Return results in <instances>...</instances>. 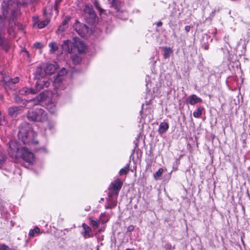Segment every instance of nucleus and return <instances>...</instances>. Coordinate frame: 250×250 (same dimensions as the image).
<instances>
[{
	"label": "nucleus",
	"instance_id": "f257e3e1",
	"mask_svg": "<svg viewBox=\"0 0 250 250\" xmlns=\"http://www.w3.org/2000/svg\"><path fill=\"white\" fill-rule=\"evenodd\" d=\"M27 3L26 0H18L15 2L12 0H5L2 3V10L3 17L0 16V46L6 51L9 47V42L5 40L2 36L3 30L5 26L4 21L6 18L9 17L10 22L14 21L17 17V11L19 8V3L24 5Z\"/></svg>",
	"mask_w": 250,
	"mask_h": 250
},
{
	"label": "nucleus",
	"instance_id": "f03ea898",
	"mask_svg": "<svg viewBox=\"0 0 250 250\" xmlns=\"http://www.w3.org/2000/svg\"><path fill=\"white\" fill-rule=\"evenodd\" d=\"M62 49L69 53L73 52V49H77L79 53H83L85 49V45L80 40L75 39L74 42L72 43L69 40H65L62 45Z\"/></svg>",
	"mask_w": 250,
	"mask_h": 250
},
{
	"label": "nucleus",
	"instance_id": "7ed1b4c3",
	"mask_svg": "<svg viewBox=\"0 0 250 250\" xmlns=\"http://www.w3.org/2000/svg\"><path fill=\"white\" fill-rule=\"evenodd\" d=\"M28 120L35 122L43 123L47 121V113L42 108H37L29 110L26 115Z\"/></svg>",
	"mask_w": 250,
	"mask_h": 250
},
{
	"label": "nucleus",
	"instance_id": "20e7f679",
	"mask_svg": "<svg viewBox=\"0 0 250 250\" xmlns=\"http://www.w3.org/2000/svg\"><path fill=\"white\" fill-rule=\"evenodd\" d=\"M50 84V81L49 80L44 79L42 81H38L36 83L35 89L23 87L20 90L19 93L21 95L35 94L42 89L48 87Z\"/></svg>",
	"mask_w": 250,
	"mask_h": 250
},
{
	"label": "nucleus",
	"instance_id": "39448f33",
	"mask_svg": "<svg viewBox=\"0 0 250 250\" xmlns=\"http://www.w3.org/2000/svg\"><path fill=\"white\" fill-rule=\"evenodd\" d=\"M19 136L21 137L22 142L24 144H38V142L35 140L36 136V133L32 129L25 130L23 128L20 129Z\"/></svg>",
	"mask_w": 250,
	"mask_h": 250
},
{
	"label": "nucleus",
	"instance_id": "423d86ee",
	"mask_svg": "<svg viewBox=\"0 0 250 250\" xmlns=\"http://www.w3.org/2000/svg\"><path fill=\"white\" fill-rule=\"evenodd\" d=\"M83 16L87 23L93 24L97 21L98 18L92 6L86 4L83 9Z\"/></svg>",
	"mask_w": 250,
	"mask_h": 250
},
{
	"label": "nucleus",
	"instance_id": "0eeeda50",
	"mask_svg": "<svg viewBox=\"0 0 250 250\" xmlns=\"http://www.w3.org/2000/svg\"><path fill=\"white\" fill-rule=\"evenodd\" d=\"M67 74V71L65 68H62L59 72L57 76L53 81V85L54 88L56 89L64 88L63 85V81L64 80V76Z\"/></svg>",
	"mask_w": 250,
	"mask_h": 250
},
{
	"label": "nucleus",
	"instance_id": "6e6552de",
	"mask_svg": "<svg viewBox=\"0 0 250 250\" xmlns=\"http://www.w3.org/2000/svg\"><path fill=\"white\" fill-rule=\"evenodd\" d=\"M50 94L49 92L44 91L34 99L28 100L27 102L32 103L33 105H42L43 102L47 101Z\"/></svg>",
	"mask_w": 250,
	"mask_h": 250
},
{
	"label": "nucleus",
	"instance_id": "1a4fd4ad",
	"mask_svg": "<svg viewBox=\"0 0 250 250\" xmlns=\"http://www.w3.org/2000/svg\"><path fill=\"white\" fill-rule=\"evenodd\" d=\"M21 158L29 164L32 165L35 161L34 154L26 147H22L21 150Z\"/></svg>",
	"mask_w": 250,
	"mask_h": 250
},
{
	"label": "nucleus",
	"instance_id": "9d476101",
	"mask_svg": "<svg viewBox=\"0 0 250 250\" xmlns=\"http://www.w3.org/2000/svg\"><path fill=\"white\" fill-rule=\"evenodd\" d=\"M75 31L82 37L85 36L89 32V28L85 24L76 21L73 26Z\"/></svg>",
	"mask_w": 250,
	"mask_h": 250
},
{
	"label": "nucleus",
	"instance_id": "9b49d317",
	"mask_svg": "<svg viewBox=\"0 0 250 250\" xmlns=\"http://www.w3.org/2000/svg\"><path fill=\"white\" fill-rule=\"evenodd\" d=\"M22 106H12L8 108V114L12 117H16L19 114L22 112Z\"/></svg>",
	"mask_w": 250,
	"mask_h": 250
},
{
	"label": "nucleus",
	"instance_id": "f8f14e48",
	"mask_svg": "<svg viewBox=\"0 0 250 250\" xmlns=\"http://www.w3.org/2000/svg\"><path fill=\"white\" fill-rule=\"evenodd\" d=\"M202 102V100L195 94L189 96L186 99L187 104L191 105H194L196 104Z\"/></svg>",
	"mask_w": 250,
	"mask_h": 250
},
{
	"label": "nucleus",
	"instance_id": "ddd939ff",
	"mask_svg": "<svg viewBox=\"0 0 250 250\" xmlns=\"http://www.w3.org/2000/svg\"><path fill=\"white\" fill-rule=\"evenodd\" d=\"M47 110L51 114H55L57 111L56 102L51 101L45 104Z\"/></svg>",
	"mask_w": 250,
	"mask_h": 250
},
{
	"label": "nucleus",
	"instance_id": "4468645a",
	"mask_svg": "<svg viewBox=\"0 0 250 250\" xmlns=\"http://www.w3.org/2000/svg\"><path fill=\"white\" fill-rule=\"evenodd\" d=\"M122 185L123 183L121 180L119 179H117L111 184V185L109 188V189H113L119 192L122 188Z\"/></svg>",
	"mask_w": 250,
	"mask_h": 250
},
{
	"label": "nucleus",
	"instance_id": "2eb2a0df",
	"mask_svg": "<svg viewBox=\"0 0 250 250\" xmlns=\"http://www.w3.org/2000/svg\"><path fill=\"white\" fill-rule=\"evenodd\" d=\"M116 199L117 198H107V204L105 206V208L106 209H111L116 207L117 203Z\"/></svg>",
	"mask_w": 250,
	"mask_h": 250
},
{
	"label": "nucleus",
	"instance_id": "dca6fc26",
	"mask_svg": "<svg viewBox=\"0 0 250 250\" xmlns=\"http://www.w3.org/2000/svg\"><path fill=\"white\" fill-rule=\"evenodd\" d=\"M57 69V64L56 63L47 64L45 68L47 75H50L54 73Z\"/></svg>",
	"mask_w": 250,
	"mask_h": 250
},
{
	"label": "nucleus",
	"instance_id": "f3484780",
	"mask_svg": "<svg viewBox=\"0 0 250 250\" xmlns=\"http://www.w3.org/2000/svg\"><path fill=\"white\" fill-rule=\"evenodd\" d=\"M45 75H47V74L45 68L43 69L41 66H39L37 68L35 72V76L37 79L39 80L41 78H44Z\"/></svg>",
	"mask_w": 250,
	"mask_h": 250
},
{
	"label": "nucleus",
	"instance_id": "a211bd4d",
	"mask_svg": "<svg viewBox=\"0 0 250 250\" xmlns=\"http://www.w3.org/2000/svg\"><path fill=\"white\" fill-rule=\"evenodd\" d=\"M82 227L84 230V231L82 232L83 237L85 238L90 237L91 236L90 233L92 231L91 229L84 223L83 224Z\"/></svg>",
	"mask_w": 250,
	"mask_h": 250
},
{
	"label": "nucleus",
	"instance_id": "6ab92c4d",
	"mask_svg": "<svg viewBox=\"0 0 250 250\" xmlns=\"http://www.w3.org/2000/svg\"><path fill=\"white\" fill-rule=\"evenodd\" d=\"M69 20V17H66L65 19H64L62 21L61 24L59 26L58 31L63 32V31H64L65 29H66L68 27V22Z\"/></svg>",
	"mask_w": 250,
	"mask_h": 250
},
{
	"label": "nucleus",
	"instance_id": "aec40b11",
	"mask_svg": "<svg viewBox=\"0 0 250 250\" xmlns=\"http://www.w3.org/2000/svg\"><path fill=\"white\" fill-rule=\"evenodd\" d=\"M169 127L168 124L167 123L163 122L160 124L159 127V132L160 134H163L166 132Z\"/></svg>",
	"mask_w": 250,
	"mask_h": 250
},
{
	"label": "nucleus",
	"instance_id": "412c9836",
	"mask_svg": "<svg viewBox=\"0 0 250 250\" xmlns=\"http://www.w3.org/2000/svg\"><path fill=\"white\" fill-rule=\"evenodd\" d=\"M162 50L164 52V57L165 59L169 58L173 52L172 49L170 47H163Z\"/></svg>",
	"mask_w": 250,
	"mask_h": 250
},
{
	"label": "nucleus",
	"instance_id": "4be33fe9",
	"mask_svg": "<svg viewBox=\"0 0 250 250\" xmlns=\"http://www.w3.org/2000/svg\"><path fill=\"white\" fill-rule=\"evenodd\" d=\"M204 110V108L202 106H200L197 108V110L193 113V116L195 118L200 117L202 114V112Z\"/></svg>",
	"mask_w": 250,
	"mask_h": 250
},
{
	"label": "nucleus",
	"instance_id": "5701e85b",
	"mask_svg": "<svg viewBox=\"0 0 250 250\" xmlns=\"http://www.w3.org/2000/svg\"><path fill=\"white\" fill-rule=\"evenodd\" d=\"M49 47H50V52L51 53H54L58 49V46L56 42H50L49 44Z\"/></svg>",
	"mask_w": 250,
	"mask_h": 250
},
{
	"label": "nucleus",
	"instance_id": "b1692460",
	"mask_svg": "<svg viewBox=\"0 0 250 250\" xmlns=\"http://www.w3.org/2000/svg\"><path fill=\"white\" fill-rule=\"evenodd\" d=\"M0 75L2 77L3 82L7 85H10L11 84V78L9 77L8 76H7L5 74H3L1 73Z\"/></svg>",
	"mask_w": 250,
	"mask_h": 250
},
{
	"label": "nucleus",
	"instance_id": "393cba45",
	"mask_svg": "<svg viewBox=\"0 0 250 250\" xmlns=\"http://www.w3.org/2000/svg\"><path fill=\"white\" fill-rule=\"evenodd\" d=\"M129 170V164H127L124 168L120 169L119 174L120 175L126 174Z\"/></svg>",
	"mask_w": 250,
	"mask_h": 250
},
{
	"label": "nucleus",
	"instance_id": "a878e982",
	"mask_svg": "<svg viewBox=\"0 0 250 250\" xmlns=\"http://www.w3.org/2000/svg\"><path fill=\"white\" fill-rule=\"evenodd\" d=\"M118 193L119 192L113 189H110L108 194V198H117Z\"/></svg>",
	"mask_w": 250,
	"mask_h": 250
},
{
	"label": "nucleus",
	"instance_id": "bb28decb",
	"mask_svg": "<svg viewBox=\"0 0 250 250\" xmlns=\"http://www.w3.org/2000/svg\"><path fill=\"white\" fill-rule=\"evenodd\" d=\"M92 2L96 8L97 9L99 12L101 14L104 11V10L100 6L98 1L97 0H92Z\"/></svg>",
	"mask_w": 250,
	"mask_h": 250
},
{
	"label": "nucleus",
	"instance_id": "cd10ccee",
	"mask_svg": "<svg viewBox=\"0 0 250 250\" xmlns=\"http://www.w3.org/2000/svg\"><path fill=\"white\" fill-rule=\"evenodd\" d=\"M71 58L73 62L75 64H77L79 63L81 60V58L79 56H78L77 55H72Z\"/></svg>",
	"mask_w": 250,
	"mask_h": 250
},
{
	"label": "nucleus",
	"instance_id": "c85d7f7f",
	"mask_svg": "<svg viewBox=\"0 0 250 250\" xmlns=\"http://www.w3.org/2000/svg\"><path fill=\"white\" fill-rule=\"evenodd\" d=\"M163 172V169L162 168H160L158 169V170L154 174V177L155 179H157L159 177L161 176L162 173Z\"/></svg>",
	"mask_w": 250,
	"mask_h": 250
},
{
	"label": "nucleus",
	"instance_id": "c756f323",
	"mask_svg": "<svg viewBox=\"0 0 250 250\" xmlns=\"http://www.w3.org/2000/svg\"><path fill=\"white\" fill-rule=\"evenodd\" d=\"M49 21L47 20L42 21L38 23V27L40 28L44 27L48 23Z\"/></svg>",
	"mask_w": 250,
	"mask_h": 250
},
{
	"label": "nucleus",
	"instance_id": "7c9ffc66",
	"mask_svg": "<svg viewBox=\"0 0 250 250\" xmlns=\"http://www.w3.org/2000/svg\"><path fill=\"white\" fill-rule=\"evenodd\" d=\"M6 160V156L2 153L0 152V167H1L4 163Z\"/></svg>",
	"mask_w": 250,
	"mask_h": 250
},
{
	"label": "nucleus",
	"instance_id": "2f4dec72",
	"mask_svg": "<svg viewBox=\"0 0 250 250\" xmlns=\"http://www.w3.org/2000/svg\"><path fill=\"white\" fill-rule=\"evenodd\" d=\"M46 122L47 125V128L49 129V130L53 129L54 127V124L53 123V122L50 120H48V119H47V121ZM46 129V128H45V129Z\"/></svg>",
	"mask_w": 250,
	"mask_h": 250
},
{
	"label": "nucleus",
	"instance_id": "473e14b6",
	"mask_svg": "<svg viewBox=\"0 0 250 250\" xmlns=\"http://www.w3.org/2000/svg\"><path fill=\"white\" fill-rule=\"evenodd\" d=\"M91 224L96 228H98L99 227V221H95L93 220L91 218L89 219Z\"/></svg>",
	"mask_w": 250,
	"mask_h": 250
},
{
	"label": "nucleus",
	"instance_id": "72a5a7b5",
	"mask_svg": "<svg viewBox=\"0 0 250 250\" xmlns=\"http://www.w3.org/2000/svg\"><path fill=\"white\" fill-rule=\"evenodd\" d=\"M164 247L166 250H171L175 249V246H172L170 244H166Z\"/></svg>",
	"mask_w": 250,
	"mask_h": 250
},
{
	"label": "nucleus",
	"instance_id": "f704fd0d",
	"mask_svg": "<svg viewBox=\"0 0 250 250\" xmlns=\"http://www.w3.org/2000/svg\"><path fill=\"white\" fill-rule=\"evenodd\" d=\"M62 0H56L54 5V9L55 11H58L59 4L61 2Z\"/></svg>",
	"mask_w": 250,
	"mask_h": 250
},
{
	"label": "nucleus",
	"instance_id": "c9c22d12",
	"mask_svg": "<svg viewBox=\"0 0 250 250\" xmlns=\"http://www.w3.org/2000/svg\"><path fill=\"white\" fill-rule=\"evenodd\" d=\"M9 248L8 246L5 244L0 245V250H9Z\"/></svg>",
	"mask_w": 250,
	"mask_h": 250
},
{
	"label": "nucleus",
	"instance_id": "e433bc0d",
	"mask_svg": "<svg viewBox=\"0 0 250 250\" xmlns=\"http://www.w3.org/2000/svg\"><path fill=\"white\" fill-rule=\"evenodd\" d=\"M19 81V78L17 77H15L14 79H11V83H17Z\"/></svg>",
	"mask_w": 250,
	"mask_h": 250
},
{
	"label": "nucleus",
	"instance_id": "4c0bfd02",
	"mask_svg": "<svg viewBox=\"0 0 250 250\" xmlns=\"http://www.w3.org/2000/svg\"><path fill=\"white\" fill-rule=\"evenodd\" d=\"M35 233H36L34 232V229H31L29 230V236L31 237H33L35 236Z\"/></svg>",
	"mask_w": 250,
	"mask_h": 250
},
{
	"label": "nucleus",
	"instance_id": "58836bf2",
	"mask_svg": "<svg viewBox=\"0 0 250 250\" xmlns=\"http://www.w3.org/2000/svg\"><path fill=\"white\" fill-rule=\"evenodd\" d=\"M34 47H35L36 48H41L42 47V44L40 42H36L34 44Z\"/></svg>",
	"mask_w": 250,
	"mask_h": 250
},
{
	"label": "nucleus",
	"instance_id": "ea45409f",
	"mask_svg": "<svg viewBox=\"0 0 250 250\" xmlns=\"http://www.w3.org/2000/svg\"><path fill=\"white\" fill-rule=\"evenodd\" d=\"M134 229V227L133 225H130L127 228V231H132Z\"/></svg>",
	"mask_w": 250,
	"mask_h": 250
},
{
	"label": "nucleus",
	"instance_id": "a19ab883",
	"mask_svg": "<svg viewBox=\"0 0 250 250\" xmlns=\"http://www.w3.org/2000/svg\"><path fill=\"white\" fill-rule=\"evenodd\" d=\"M34 232L37 234L40 233V229L38 227H36L34 229Z\"/></svg>",
	"mask_w": 250,
	"mask_h": 250
},
{
	"label": "nucleus",
	"instance_id": "79ce46f5",
	"mask_svg": "<svg viewBox=\"0 0 250 250\" xmlns=\"http://www.w3.org/2000/svg\"><path fill=\"white\" fill-rule=\"evenodd\" d=\"M185 30L188 32L189 31L190 29V26H188V25H187L185 26Z\"/></svg>",
	"mask_w": 250,
	"mask_h": 250
},
{
	"label": "nucleus",
	"instance_id": "37998d69",
	"mask_svg": "<svg viewBox=\"0 0 250 250\" xmlns=\"http://www.w3.org/2000/svg\"><path fill=\"white\" fill-rule=\"evenodd\" d=\"M157 26L158 27H160V26H161L162 25V22L161 21H158L157 23Z\"/></svg>",
	"mask_w": 250,
	"mask_h": 250
},
{
	"label": "nucleus",
	"instance_id": "c03bdc74",
	"mask_svg": "<svg viewBox=\"0 0 250 250\" xmlns=\"http://www.w3.org/2000/svg\"><path fill=\"white\" fill-rule=\"evenodd\" d=\"M204 48L205 49L207 50L208 48V45L207 44H205L204 45Z\"/></svg>",
	"mask_w": 250,
	"mask_h": 250
},
{
	"label": "nucleus",
	"instance_id": "a18cd8bd",
	"mask_svg": "<svg viewBox=\"0 0 250 250\" xmlns=\"http://www.w3.org/2000/svg\"><path fill=\"white\" fill-rule=\"evenodd\" d=\"M104 199L103 198H102L101 199V201H104Z\"/></svg>",
	"mask_w": 250,
	"mask_h": 250
},
{
	"label": "nucleus",
	"instance_id": "49530a36",
	"mask_svg": "<svg viewBox=\"0 0 250 250\" xmlns=\"http://www.w3.org/2000/svg\"><path fill=\"white\" fill-rule=\"evenodd\" d=\"M125 250H134V249H127Z\"/></svg>",
	"mask_w": 250,
	"mask_h": 250
}]
</instances>
